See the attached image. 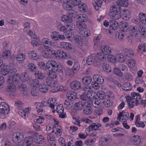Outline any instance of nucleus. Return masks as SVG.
<instances>
[{
  "mask_svg": "<svg viewBox=\"0 0 146 146\" xmlns=\"http://www.w3.org/2000/svg\"><path fill=\"white\" fill-rule=\"evenodd\" d=\"M131 97L129 96L126 98L129 108H132L134 106H137L139 104L141 99V97L139 93L133 92L131 93Z\"/></svg>",
  "mask_w": 146,
  "mask_h": 146,
  "instance_id": "obj_1",
  "label": "nucleus"
},
{
  "mask_svg": "<svg viewBox=\"0 0 146 146\" xmlns=\"http://www.w3.org/2000/svg\"><path fill=\"white\" fill-rule=\"evenodd\" d=\"M19 77L17 75L13 77H9L8 78V84L6 87V90L7 92H14L16 90V87L13 83L17 84L20 80Z\"/></svg>",
  "mask_w": 146,
  "mask_h": 146,
  "instance_id": "obj_2",
  "label": "nucleus"
},
{
  "mask_svg": "<svg viewBox=\"0 0 146 146\" xmlns=\"http://www.w3.org/2000/svg\"><path fill=\"white\" fill-rule=\"evenodd\" d=\"M112 137L109 135L103 136L99 140V144L102 146H106L111 141Z\"/></svg>",
  "mask_w": 146,
  "mask_h": 146,
  "instance_id": "obj_3",
  "label": "nucleus"
},
{
  "mask_svg": "<svg viewBox=\"0 0 146 146\" xmlns=\"http://www.w3.org/2000/svg\"><path fill=\"white\" fill-rule=\"evenodd\" d=\"M47 66L49 72H56V68L58 66V64L54 61L50 60L47 62Z\"/></svg>",
  "mask_w": 146,
  "mask_h": 146,
  "instance_id": "obj_4",
  "label": "nucleus"
},
{
  "mask_svg": "<svg viewBox=\"0 0 146 146\" xmlns=\"http://www.w3.org/2000/svg\"><path fill=\"white\" fill-rule=\"evenodd\" d=\"M23 137V135L21 133L18 132L15 133L12 136V141L15 143H19L22 141Z\"/></svg>",
  "mask_w": 146,
  "mask_h": 146,
  "instance_id": "obj_5",
  "label": "nucleus"
},
{
  "mask_svg": "<svg viewBox=\"0 0 146 146\" xmlns=\"http://www.w3.org/2000/svg\"><path fill=\"white\" fill-rule=\"evenodd\" d=\"M9 106L5 102L0 104V113L3 114H7L9 112Z\"/></svg>",
  "mask_w": 146,
  "mask_h": 146,
  "instance_id": "obj_6",
  "label": "nucleus"
},
{
  "mask_svg": "<svg viewBox=\"0 0 146 146\" xmlns=\"http://www.w3.org/2000/svg\"><path fill=\"white\" fill-rule=\"evenodd\" d=\"M41 43L46 49H50V46L53 45V42L49 38H43L41 40Z\"/></svg>",
  "mask_w": 146,
  "mask_h": 146,
  "instance_id": "obj_7",
  "label": "nucleus"
},
{
  "mask_svg": "<svg viewBox=\"0 0 146 146\" xmlns=\"http://www.w3.org/2000/svg\"><path fill=\"white\" fill-rule=\"evenodd\" d=\"M33 138L31 136L25 137L23 140L22 143L24 145H27L26 146H35L33 143Z\"/></svg>",
  "mask_w": 146,
  "mask_h": 146,
  "instance_id": "obj_8",
  "label": "nucleus"
},
{
  "mask_svg": "<svg viewBox=\"0 0 146 146\" xmlns=\"http://www.w3.org/2000/svg\"><path fill=\"white\" fill-rule=\"evenodd\" d=\"M81 83L78 80H74L71 82L70 84V88L74 90H78L81 88Z\"/></svg>",
  "mask_w": 146,
  "mask_h": 146,
  "instance_id": "obj_9",
  "label": "nucleus"
},
{
  "mask_svg": "<svg viewBox=\"0 0 146 146\" xmlns=\"http://www.w3.org/2000/svg\"><path fill=\"white\" fill-rule=\"evenodd\" d=\"M129 113L127 112L123 111L122 112H120L118 114L117 119L120 120L122 117V120L123 121H126L128 119Z\"/></svg>",
  "mask_w": 146,
  "mask_h": 146,
  "instance_id": "obj_10",
  "label": "nucleus"
},
{
  "mask_svg": "<svg viewBox=\"0 0 146 146\" xmlns=\"http://www.w3.org/2000/svg\"><path fill=\"white\" fill-rule=\"evenodd\" d=\"M51 38L55 40H58L59 39L63 40L65 38L64 36L62 35L56 31H54L51 33L50 35Z\"/></svg>",
  "mask_w": 146,
  "mask_h": 146,
  "instance_id": "obj_11",
  "label": "nucleus"
},
{
  "mask_svg": "<svg viewBox=\"0 0 146 146\" xmlns=\"http://www.w3.org/2000/svg\"><path fill=\"white\" fill-rule=\"evenodd\" d=\"M96 62V58L95 55L94 54L91 55L86 59V63L89 65L94 64L95 65Z\"/></svg>",
  "mask_w": 146,
  "mask_h": 146,
  "instance_id": "obj_12",
  "label": "nucleus"
},
{
  "mask_svg": "<svg viewBox=\"0 0 146 146\" xmlns=\"http://www.w3.org/2000/svg\"><path fill=\"white\" fill-rule=\"evenodd\" d=\"M29 108L24 109L22 108L18 110V112L19 115L22 117L25 118L29 112Z\"/></svg>",
  "mask_w": 146,
  "mask_h": 146,
  "instance_id": "obj_13",
  "label": "nucleus"
},
{
  "mask_svg": "<svg viewBox=\"0 0 146 146\" xmlns=\"http://www.w3.org/2000/svg\"><path fill=\"white\" fill-rule=\"evenodd\" d=\"M85 107L83 110V113L87 115L91 114L93 110L92 109V102L89 104H88L85 105Z\"/></svg>",
  "mask_w": 146,
  "mask_h": 146,
  "instance_id": "obj_14",
  "label": "nucleus"
},
{
  "mask_svg": "<svg viewBox=\"0 0 146 146\" xmlns=\"http://www.w3.org/2000/svg\"><path fill=\"white\" fill-rule=\"evenodd\" d=\"M66 96L68 100L72 101L77 98V95L74 91H71L67 94Z\"/></svg>",
  "mask_w": 146,
  "mask_h": 146,
  "instance_id": "obj_15",
  "label": "nucleus"
},
{
  "mask_svg": "<svg viewBox=\"0 0 146 146\" xmlns=\"http://www.w3.org/2000/svg\"><path fill=\"white\" fill-rule=\"evenodd\" d=\"M138 53H143L146 52V43L142 42L139 44L137 48Z\"/></svg>",
  "mask_w": 146,
  "mask_h": 146,
  "instance_id": "obj_16",
  "label": "nucleus"
},
{
  "mask_svg": "<svg viewBox=\"0 0 146 146\" xmlns=\"http://www.w3.org/2000/svg\"><path fill=\"white\" fill-rule=\"evenodd\" d=\"M110 28V30H115L118 27L119 24L115 20H111L109 22Z\"/></svg>",
  "mask_w": 146,
  "mask_h": 146,
  "instance_id": "obj_17",
  "label": "nucleus"
},
{
  "mask_svg": "<svg viewBox=\"0 0 146 146\" xmlns=\"http://www.w3.org/2000/svg\"><path fill=\"white\" fill-rule=\"evenodd\" d=\"M120 16L123 17L125 20H128L131 17V13L128 10H125L121 11L120 13Z\"/></svg>",
  "mask_w": 146,
  "mask_h": 146,
  "instance_id": "obj_18",
  "label": "nucleus"
},
{
  "mask_svg": "<svg viewBox=\"0 0 146 146\" xmlns=\"http://www.w3.org/2000/svg\"><path fill=\"white\" fill-rule=\"evenodd\" d=\"M101 50L104 54L108 55L111 52V48L108 46H101Z\"/></svg>",
  "mask_w": 146,
  "mask_h": 146,
  "instance_id": "obj_19",
  "label": "nucleus"
},
{
  "mask_svg": "<svg viewBox=\"0 0 146 146\" xmlns=\"http://www.w3.org/2000/svg\"><path fill=\"white\" fill-rule=\"evenodd\" d=\"M124 56L128 58H130L132 57L134 54L133 50L129 48H125L123 50Z\"/></svg>",
  "mask_w": 146,
  "mask_h": 146,
  "instance_id": "obj_20",
  "label": "nucleus"
},
{
  "mask_svg": "<svg viewBox=\"0 0 146 146\" xmlns=\"http://www.w3.org/2000/svg\"><path fill=\"white\" fill-rule=\"evenodd\" d=\"M101 127V125L100 123H93L89 126L88 129L90 131L91 130H96L98 129H100Z\"/></svg>",
  "mask_w": 146,
  "mask_h": 146,
  "instance_id": "obj_21",
  "label": "nucleus"
},
{
  "mask_svg": "<svg viewBox=\"0 0 146 146\" xmlns=\"http://www.w3.org/2000/svg\"><path fill=\"white\" fill-rule=\"evenodd\" d=\"M85 104L84 102H82L80 101L75 103L74 105L75 109L76 110H80L83 109L85 107Z\"/></svg>",
  "mask_w": 146,
  "mask_h": 146,
  "instance_id": "obj_22",
  "label": "nucleus"
},
{
  "mask_svg": "<svg viewBox=\"0 0 146 146\" xmlns=\"http://www.w3.org/2000/svg\"><path fill=\"white\" fill-rule=\"evenodd\" d=\"M93 78L94 81L98 82L99 84H102L104 82V79L103 77L98 74L94 75Z\"/></svg>",
  "mask_w": 146,
  "mask_h": 146,
  "instance_id": "obj_23",
  "label": "nucleus"
},
{
  "mask_svg": "<svg viewBox=\"0 0 146 146\" xmlns=\"http://www.w3.org/2000/svg\"><path fill=\"white\" fill-rule=\"evenodd\" d=\"M116 61H117L119 62H124L126 58L123 55L122 53H120L116 54L115 55Z\"/></svg>",
  "mask_w": 146,
  "mask_h": 146,
  "instance_id": "obj_24",
  "label": "nucleus"
},
{
  "mask_svg": "<svg viewBox=\"0 0 146 146\" xmlns=\"http://www.w3.org/2000/svg\"><path fill=\"white\" fill-rule=\"evenodd\" d=\"M46 83L48 86L52 87L55 86L57 83L56 82L52 79L50 77L47 78L46 79Z\"/></svg>",
  "mask_w": 146,
  "mask_h": 146,
  "instance_id": "obj_25",
  "label": "nucleus"
},
{
  "mask_svg": "<svg viewBox=\"0 0 146 146\" xmlns=\"http://www.w3.org/2000/svg\"><path fill=\"white\" fill-rule=\"evenodd\" d=\"M60 46L62 48L66 50H70L72 48V45L70 43L65 42H61Z\"/></svg>",
  "mask_w": 146,
  "mask_h": 146,
  "instance_id": "obj_26",
  "label": "nucleus"
},
{
  "mask_svg": "<svg viewBox=\"0 0 146 146\" xmlns=\"http://www.w3.org/2000/svg\"><path fill=\"white\" fill-rule=\"evenodd\" d=\"M136 62L135 60L132 58L128 59L126 61V64L129 68H132L135 66Z\"/></svg>",
  "mask_w": 146,
  "mask_h": 146,
  "instance_id": "obj_27",
  "label": "nucleus"
},
{
  "mask_svg": "<svg viewBox=\"0 0 146 146\" xmlns=\"http://www.w3.org/2000/svg\"><path fill=\"white\" fill-rule=\"evenodd\" d=\"M80 64L77 62L74 63L73 67L72 68L71 70V72L73 74H76L79 70L80 68Z\"/></svg>",
  "mask_w": 146,
  "mask_h": 146,
  "instance_id": "obj_28",
  "label": "nucleus"
},
{
  "mask_svg": "<svg viewBox=\"0 0 146 146\" xmlns=\"http://www.w3.org/2000/svg\"><path fill=\"white\" fill-rule=\"evenodd\" d=\"M82 82L85 85L90 84L92 81V78L90 76H86L83 77L82 79Z\"/></svg>",
  "mask_w": 146,
  "mask_h": 146,
  "instance_id": "obj_29",
  "label": "nucleus"
},
{
  "mask_svg": "<svg viewBox=\"0 0 146 146\" xmlns=\"http://www.w3.org/2000/svg\"><path fill=\"white\" fill-rule=\"evenodd\" d=\"M109 15L110 18L115 19H118L120 17V14L111 11L109 12Z\"/></svg>",
  "mask_w": 146,
  "mask_h": 146,
  "instance_id": "obj_30",
  "label": "nucleus"
},
{
  "mask_svg": "<svg viewBox=\"0 0 146 146\" xmlns=\"http://www.w3.org/2000/svg\"><path fill=\"white\" fill-rule=\"evenodd\" d=\"M57 52L58 54V56L62 59H65L68 58L67 54L66 52L63 51L58 50Z\"/></svg>",
  "mask_w": 146,
  "mask_h": 146,
  "instance_id": "obj_31",
  "label": "nucleus"
},
{
  "mask_svg": "<svg viewBox=\"0 0 146 146\" xmlns=\"http://www.w3.org/2000/svg\"><path fill=\"white\" fill-rule=\"evenodd\" d=\"M76 25V27L80 30V31L86 29V26L84 23L77 21Z\"/></svg>",
  "mask_w": 146,
  "mask_h": 146,
  "instance_id": "obj_32",
  "label": "nucleus"
},
{
  "mask_svg": "<svg viewBox=\"0 0 146 146\" xmlns=\"http://www.w3.org/2000/svg\"><path fill=\"white\" fill-rule=\"evenodd\" d=\"M80 99L82 101H81L82 102H84L85 103V104H88L91 103L92 101L89 99L86 95L84 94L82 95L80 97Z\"/></svg>",
  "mask_w": 146,
  "mask_h": 146,
  "instance_id": "obj_33",
  "label": "nucleus"
},
{
  "mask_svg": "<svg viewBox=\"0 0 146 146\" xmlns=\"http://www.w3.org/2000/svg\"><path fill=\"white\" fill-rule=\"evenodd\" d=\"M28 54L29 57L31 59L35 60L38 58L36 53L34 50L30 51Z\"/></svg>",
  "mask_w": 146,
  "mask_h": 146,
  "instance_id": "obj_34",
  "label": "nucleus"
},
{
  "mask_svg": "<svg viewBox=\"0 0 146 146\" xmlns=\"http://www.w3.org/2000/svg\"><path fill=\"white\" fill-rule=\"evenodd\" d=\"M78 19L81 22H85L88 19L87 16L85 14H80L77 16Z\"/></svg>",
  "mask_w": 146,
  "mask_h": 146,
  "instance_id": "obj_35",
  "label": "nucleus"
},
{
  "mask_svg": "<svg viewBox=\"0 0 146 146\" xmlns=\"http://www.w3.org/2000/svg\"><path fill=\"white\" fill-rule=\"evenodd\" d=\"M40 91L42 93H45L47 92L48 88L46 85L43 84H40L39 86Z\"/></svg>",
  "mask_w": 146,
  "mask_h": 146,
  "instance_id": "obj_36",
  "label": "nucleus"
},
{
  "mask_svg": "<svg viewBox=\"0 0 146 146\" xmlns=\"http://www.w3.org/2000/svg\"><path fill=\"white\" fill-rule=\"evenodd\" d=\"M141 138L138 135H134L132 138L133 142L134 144H139L141 141Z\"/></svg>",
  "mask_w": 146,
  "mask_h": 146,
  "instance_id": "obj_37",
  "label": "nucleus"
},
{
  "mask_svg": "<svg viewBox=\"0 0 146 146\" xmlns=\"http://www.w3.org/2000/svg\"><path fill=\"white\" fill-rule=\"evenodd\" d=\"M44 141V139L42 135L37 136L35 139V142L38 144H42Z\"/></svg>",
  "mask_w": 146,
  "mask_h": 146,
  "instance_id": "obj_38",
  "label": "nucleus"
},
{
  "mask_svg": "<svg viewBox=\"0 0 146 146\" xmlns=\"http://www.w3.org/2000/svg\"><path fill=\"white\" fill-rule=\"evenodd\" d=\"M62 21L66 23H70L72 21V18L66 15H63L61 17Z\"/></svg>",
  "mask_w": 146,
  "mask_h": 146,
  "instance_id": "obj_39",
  "label": "nucleus"
},
{
  "mask_svg": "<svg viewBox=\"0 0 146 146\" xmlns=\"http://www.w3.org/2000/svg\"><path fill=\"white\" fill-rule=\"evenodd\" d=\"M117 3L119 6L126 7L128 6L127 0H120L117 1Z\"/></svg>",
  "mask_w": 146,
  "mask_h": 146,
  "instance_id": "obj_40",
  "label": "nucleus"
},
{
  "mask_svg": "<svg viewBox=\"0 0 146 146\" xmlns=\"http://www.w3.org/2000/svg\"><path fill=\"white\" fill-rule=\"evenodd\" d=\"M139 17L141 23L144 25H146V14L144 13H140L139 14Z\"/></svg>",
  "mask_w": 146,
  "mask_h": 146,
  "instance_id": "obj_41",
  "label": "nucleus"
},
{
  "mask_svg": "<svg viewBox=\"0 0 146 146\" xmlns=\"http://www.w3.org/2000/svg\"><path fill=\"white\" fill-rule=\"evenodd\" d=\"M80 34L83 36L87 37L90 35V31L86 28L84 30L80 31Z\"/></svg>",
  "mask_w": 146,
  "mask_h": 146,
  "instance_id": "obj_42",
  "label": "nucleus"
},
{
  "mask_svg": "<svg viewBox=\"0 0 146 146\" xmlns=\"http://www.w3.org/2000/svg\"><path fill=\"white\" fill-rule=\"evenodd\" d=\"M17 84L18 88L21 90L22 92H27L26 86L24 84L19 81Z\"/></svg>",
  "mask_w": 146,
  "mask_h": 146,
  "instance_id": "obj_43",
  "label": "nucleus"
},
{
  "mask_svg": "<svg viewBox=\"0 0 146 146\" xmlns=\"http://www.w3.org/2000/svg\"><path fill=\"white\" fill-rule=\"evenodd\" d=\"M120 7L117 5H113L110 7V11L118 13L120 11Z\"/></svg>",
  "mask_w": 146,
  "mask_h": 146,
  "instance_id": "obj_44",
  "label": "nucleus"
},
{
  "mask_svg": "<svg viewBox=\"0 0 146 146\" xmlns=\"http://www.w3.org/2000/svg\"><path fill=\"white\" fill-rule=\"evenodd\" d=\"M139 29L136 26L131 27L129 29V33L131 35H136L137 34V32Z\"/></svg>",
  "mask_w": 146,
  "mask_h": 146,
  "instance_id": "obj_45",
  "label": "nucleus"
},
{
  "mask_svg": "<svg viewBox=\"0 0 146 146\" xmlns=\"http://www.w3.org/2000/svg\"><path fill=\"white\" fill-rule=\"evenodd\" d=\"M122 89L125 91H129L131 89V86L129 82H125L123 84Z\"/></svg>",
  "mask_w": 146,
  "mask_h": 146,
  "instance_id": "obj_46",
  "label": "nucleus"
},
{
  "mask_svg": "<svg viewBox=\"0 0 146 146\" xmlns=\"http://www.w3.org/2000/svg\"><path fill=\"white\" fill-rule=\"evenodd\" d=\"M92 105L96 108L100 106L102 104L101 100L98 99H95L93 102H92Z\"/></svg>",
  "mask_w": 146,
  "mask_h": 146,
  "instance_id": "obj_47",
  "label": "nucleus"
},
{
  "mask_svg": "<svg viewBox=\"0 0 146 146\" xmlns=\"http://www.w3.org/2000/svg\"><path fill=\"white\" fill-rule=\"evenodd\" d=\"M25 58V55L22 54H19L16 56V60L18 62H21L24 61Z\"/></svg>",
  "mask_w": 146,
  "mask_h": 146,
  "instance_id": "obj_48",
  "label": "nucleus"
},
{
  "mask_svg": "<svg viewBox=\"0 0 146 146\" xmlns=\"http://www.w3.org/2000/svg\"><path fill=\"white\" fill-rule=\"evenodd\" d=\"M30 92L33 96H36L38 95V90L37 87H33L31 89Z\"/></svg>",
  "mask_w": 146,
  "mask_h": 146,
  "instance_id": "obj_49",
  "label": "nucleus"
},
{
  "mask_svg": "<svg viewBox=\"0 0 146 146\" xmlns=\"http://www.w3.org/2000/svg\"><path fill=\"white\" fill-rule=\"evenodd\" d=\"M98 97L100 99L103 100L105 99L106 96V94L103 91H98L97 94Z\"/></svg>",
  "mask_w": 146,
  "mask_h": 146,
  "instance_id": "obj_50",
  "label": "nucleus"
},
{
  "mask_svg": "<svg viewBox=\"0 0 146 146\" xmlns=\"http://www.w3.org/2000/svg\"><path fill=\"white\" fill-rule=\"evenodd\" d=\"M86 5L84 3H82L81 4L79 5L78 10L79 11L82 12H85L86 11Z\"/></svg>",
  "mask_w": 146,
  "mask_h": 146,
  "instance_id": "obj_51",
  "label": "nucleus"
},
{
  "mask_svg": "<svg viewBox=\"0 0 146 146\" xmlns=\"http://www.w3.org/2000/svg\"><path fill=\"white\" fill-rule=\"evenodd\" d=\"M103 69L106 72H111V68L110 65L107 63L104 62L102 65Z\"/></svg>",
  "mask_w": 146,
  "mask_h": 146,
  "instance_id": "obj_52",
  "label": "nucleus"
},
{
  "mask_svg": "<svg viewBox=\"0 0 146 146\" xmlns=\"http://www.w3.org/2000/svg\"><path fill=\"white\" fill-rule=\"evenodd\" d=\"M49 104L50 107L52 109H53L55 106V99L51 98L48 99L47 102Z\"/></svg>",
  "mask_w": 146,
  "mask_h": 146,
  "instance_id": "obj_53",
  "label": "nucleus"
},
{
  "mask_svg": "<svg viewBox=\"0 0 146 146\" xmlns=\"http://www.w3.org/2000/svg\"><path fill=\"white\" fill-rule=\"evenodd\" d=\"M96 57L101 61H104L106 59V57L103 52L98 53L96 55Z\"/></svg>",
  "mask_w": 146,
  "mask_h": 146,
  "instance_id": "obj_54",
  "label": "nucleus"
},
{
  "mask_svg": "<svg viewBox=\"0 0 146 146\" xmlns=\"http://www.w3.org/2000/svg\"><path fill=\"white\" fill-rule=\"evenodd\" d=\"M36 77L39 79L42 80L45 78V76L41 72L36 71L35 73Z\"/></svg>",
  "mask_w": 146,
  "mask_h": 146,
  "instance_id": "obj_55",
  "label": "nucleus"
},
{
  "mask_svg": "<svg viewBox=\"0 0 146 146\" xmlns=\"http://www.w3.org/2000/svg\"><path fill=\"white\" fill-rule=\"evenodd\" d=\"M15 106L17 108L18 110L20 109H21L24 106V104L21 102L17 101L15 102Z\"/></svg>",
  "mask_w": 146,
  "mask_h": 146,
  "instance_id": "obj_56",
  "label": "nucleus"
},
{
  "mask_svg": "<svg viewBox=\"0 0 146 146\" xmlns=\"http://www.w3.org/2000/svg\"><path fill=\"white\" fill-rule=\"evenodd\" d=\"M38 65L41 69L44 70L46 71L47 69H48V67L47 66V64L46 65L43 62H39L38 63Z\"/></svg>",
  "mask_w": 146,
  "mask_h": 146,
  "instance_id": "obj_57",
  "label": "nucleus"
},
{
  "mask_svg": "<svg viewBox=\"0 0 146 146\" xmlns=\"http://www.w3.org/2000/svg\"><path fill=\"white\" fill-rule=\"evenodd\" d=\"M124 33L122 31H119L116 33V36L119 40H122L124 38Z\"/></svg>",
  "mask_w": 146,
  "mask_h": 146,
  "instance_id": "obj_58",
  "label": "nucleus"
},
{
  "mask_svg": "<svg viewBox=\"0 0 146 146\" xmlns=\"http://www.w3.org/2000/svg\"><path fill=\"white\" fill-rule=\"evenodd\" d=\"M70 100H65L64 104L66 106L65 107L68 109H69L72 107L73 106V104L72 101H70Z\"/></svg>",
  "mask_w": 146,
  "mask_h": 146,
  "instance_id": "obj_59",
  "label": "nucleus"
},
{
  "mask_svg": "<svg viewBox=\"0 0 146 146\" xmlns=\"http://www.w3.org/2000/svg\"><path fill=\"white\" fill-rule=\"evenodd\" d=\"M52 129H53L52 131V133L55 132V134L56 135L59 137L60 136L62 133V131L57 130L56 129V127L53 126L52 127Z\"/></svg>",
  "mask_w": 146,
  "mask_h": 146,
  "instance_id": "obj_60",
  "label": "nucleus"
},
{
  "mask_svg": "<svg viewBox=\"0 0 146 146\" xmlns=\"http://www.w3.org/2000/svg\"><path fill=\"white\" fill-rule=\"evenodd\" d=\"M29 69L32 72H35L36 70V66L34 63H31L28 64Z\"/></svg>",
  "mask_w": 146,
  "mask_h": 146,
  "instance_id": "obj_61",
  "label": "nucleus"
},
{
  "mask_svg": "<svg viewBox=\"0 0 146 146\" xmlns=\"http://www.w3.org/2000/svg\"><path fill=\"white\" fill-rule=\"evenodd\" d=\"M113 72L115 74L119 76H121L123 75V73L121 72L120 69L117 68H114Z\"/></svg>",
  "mask_w": 146,
  "mask_h": 146,
  "instance_id": "obj_62",
  "label": "nucleus"
},
{
  "mask_svg": "<svg viewBox=\"0 0 146 146\" xmlns=\"http://www.w3.org/2000/svg\"><path fill=\"white\" fill-rule=\"evenodd\" d=\"M10 68L4 67L1 69V74L3 76H5L8 73H10Z\"/></svg>",
  "mask_w": 146,
  "mask_h": 146,
  "instance_id": "obj_63",
  "label": "nucleus"
},
{
  "mask_svg": "<svg viewBox=\"0 0 146 146\" xmlns=\"http://www.w3.org/2000/svg\"><path fill=\"white\" fill-rule=\"evenodd\" d=\"M47 138L48 142L51 141L56 140V138L52 134L50 133H47Z\"/></svg>",
  "mask_w": 146,
  "mask_h": 146,
  "instance_id": "obj_64",
  "label": "nucleus"
}]
</instances>
